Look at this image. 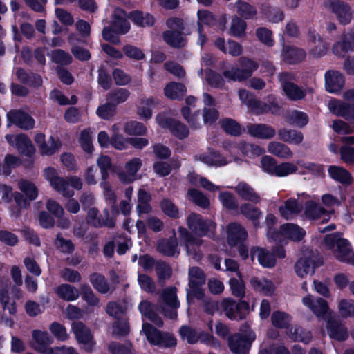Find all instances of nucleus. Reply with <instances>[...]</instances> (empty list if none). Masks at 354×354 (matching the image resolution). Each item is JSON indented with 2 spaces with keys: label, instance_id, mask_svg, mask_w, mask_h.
Masks as SVG:
<instances>
[{
  "label": "nucleus",
  "instance_id": "1",
  "mask_svg": "<svg viewBox=\"0 0 354 354\" xmlns=\"http://www.w3.org/2000/svg\"><path fill=\"white\" fill-rule=\"evenodd\" d=\"M340 232L326 234L324 238L325 246L333 251L337 260L342 263L354 264V253L349 241Z\"/></svg>",
  "mask_w": 354,
  "mask_h": 354
},
{
  "label": "nucleus",
  "instance_id": "2",
  "mask_svg": "<svg viewBox=\"0 0 354 354\" xmlns=\"http://www.w3.org/2000/svg\"><path fill=\"white\" fill-rule=\"evenodd\" d=\"M142 330L145 333L147 341L154 346L160 348H170L175 347L177 344V339L175 336L168 332H163L149 323L142 324Z\"/></svg>",
  "mask_w": 354,
  "mask_h": 354
},
{
  "label": "nucleus",
  "instance_id": "3",
  "mask_svg": "<svg viewBox=\"0 0 354 354\" xmlns=\"http://www.w3.org/2000/svg\"><path fill=\"white\" fill-rule=\"evenodd\" d=\"M281 90L286 98L290 101L303 100L306 95V91L293 82L296 80V75L292 72H282L278 75Z\"/></svg>",
  "mask_w": 354,
  "mask_h": 354
},
{
  "label": "nucleus",
  "instance_id": "4",
  "mask_svg": "<svg viewBox=\"0 0 354 354\" xmlns=\"http://www.w3.org/2000/svg\"><path fill=\"white\" fill-rule=\"evenodd\" d=\"M239 68H232L231 70H225L223 75L230 80L242 82L248 80L254 71L259 68V64L248 57H241L239 59Z\"/></svg>",
  "mask_w": 354,
  "mask_h": 354
},
{
  "label": "nucleus",
  "instance_id": "5",
  "mask_svg": "<svg viewBox=\"0 0 354 354\" xmlns=\"http://www.w3.org/2000/svg\"><path fill=\"white\" fill-rule=\"evenodd\" d=\"M205 274L201 268L194 266L189 268L188 283L189 290H187V301L188 303L194 297L198 300L204 297L205 292L201 286L205 284Z\"/></svg>",
  "mask_w": 354,
  "mask_h": 354
},
{
  "label": "nucleus",
  "instance_id": "6",
  "mask_svg": "<svg viewBox=\"0 0 354 354\" xmlns=\"http://www.w3.org/2000/svg\"><path fill=\"white\" fill-rule=\"evenodd\" d=\"M226 317L231 320H243L249 313V303L244 300L236 301L231 297L224 298L221 304Z\"/></svg>",
  "mask_w": 354,
  "mask_h": 354
},
{
  "label": "nucleus",
  "instance_id": "7",
  "mask_svg": "<svg viewBox=\"0 0 354 354\" xmlns=\"http://www.w3.org/2000/svg\"><path fill=\"white\" fill-rule=\"evenodd\" d=\"M156 120L160 127L169 130L171 134L178 140H185L189 135L188 127L178 120L162 113H158Z\"/></svg>",
  "mask_w": 354,
  "mask_h": 354
},
{
  "label": "nucleus",
  "instance_id": "8",
  "mask_svg": "<svg viewBox=\"0 0 354 354\" xmlns=\"http://www.w3.org/2000/svg\"><path fill=\"white\" fill-rule=\"evenodd\" d=\"M5 138L10 145L15 147L23 156L31 157L35 153V148L31 140L24 133L7 134Z\"/></svg>",
  "mask_w": 354,
  "mask_h": 354
},
{
  "label": "nucleus",
  "instance_id": "9",
  "mask_svg": "<svg viewBox=\"0 0 354 354\" xmlns=\"http://www.w3.org/2000/svg\"><path fill=\"white\" fill-rule=\"evenodd\" d=\"M188 228L198 236H203L211 231L214 227V223L209 219H204L203 216L194 212H192L187 218Z\"/></svg>",
  "mask_w": 354,
  "mask_h": 354
},
{
  "label": "nucleus",
  "instance_id": "10",
  "mask_svg": "<svg viewBox=\"0 0 354 354\" xmlns=\"http://www.w3.org/2000/svg\"><path fill=\"white\" fill-rule=\"evenodd\" d=\"M106 218L104 219L102 215H99V211L96 207H91L88 209L86 217V223L95 228L106 227L113 228L115 226V218L109 216L107 209L104 211Z\"/></svg>",
  "mask_w": 354,
  "mask_h": 354
},
{
  "label": "nucleus",
  "instance_id": "11",
  "mask_svg": "<svg viewBox=\"0 0 354 354\" xmlns=\"http://www.w3.org/2000/svg\"><path fill=\"white\" fill-rule=\"evenodd\" d=\"M8 121L21 129H32L35 124L34 118L27 112L21 109H14L7 113Z\"/></svg>",
  "mask_w": 354,
  "mask_h": 354
},
{
  "label": "nucleus",
  "instance_id": "12",
  "mask_svg": "<svg viewBox=\"0 0 354 354\" xmlns=\"http://www.w3.org/2000/svg\"><path fill=\"white\" fill-rule=\"evenodd\" d=\"M44 133H37L35 137V142L38 146L40 153L43 156L54 155L61 147L62 142L58 138L50 136L48 142H46Z\"/></svg>",
  "mask_w": 354,
  "mask_h": 354
},
{
  "label": "nucleus",
  "instance_id": "13",
  "mask_svg": "<svg viewBox=\"0 0 354 354\" xmlns=\"http://www.w3.org/2000/svg\"><path fill=\"white\" fill-rule=\"evenodd\" d=\"M248 237L246 230L239 223H232L227 227V242L231 247L243 244Z\"/></svg>",
  "mask_w": 354,
  "mask_h": 354
},
{
  "label": "nucleus",
  "instance_id": "14",
  "mask_svg": "<svg viewBox=\"0 0 354 354\" xmlns=\"http://www.w3.org/2000/svg\"><path fill=\"white\" fill-rule=\"evenodd\" d=\"M329 109L336 115L354 124V104L334 99L330 102Z\"/></svg>",
  "mask_w": 354,
  "mask_h": 354
},
{
  "label": "nucleus",
  "instance_id": "15",
  "mask_svg": "<svg viewBox=\"0 0 354 354\" xmlns=\"http://www.w3.org/2000/svg\"><path fill=\"white\" fill-rule=\"evenodd\" d=\"M332 50L335 55L342 57L349 51H354V32L344 33L340 40L333 44Z\"/></svg>",
  "mask_w": 354,
  "mask_h": 354
},
{
  "label": "nucleus",
  "instance_id": "16",
  "mask_svg": "<svg viewBox=\"0 0 354 354\" xmlns=\"http://www.w3.org/2000/svg\"><path fill=\"white\" fill-rule=\"evenodd\" d=\"M302 302L319 318L326 317L329 310L327 301L321 297L314 300L311 295H307L303 297Z\"/></svg>",
  "mask_w": 354,
  "mask_h": 354
},
{
  "label": "nucleus",
  "instance_id": "17",
  "mask_svg": "<svg viewBox=\"0 0 354 354\" xmlns=\"http://www.w3.org/2000/svg\"><path fill=\"white\" fill-rule=\"evenodd\" d=\"M330 9L334 13L342 25L348 24L352 18V12L350 6L343 1L339 0L332 1L330 3Z\"/></svg>",
  "mask_w": 354,
  "mask_h": 354
},
{
  "label": "nucleus",
  "instance_id": "18",
  "mask_svg": "<svg viewBox=\"0 0 354 354\" xmlns=\"http://www.w3.org/2000/svg\"><path fill=\"white\" fill-rule=\"evenodd\" d=\"M248 133L252 137L258 139L270 140L276 135V130L272 126L264 124H248Z\"/></svg>",
  "mask_w": 354,
  "mask_h": 354
},
{
  "label": "nucleus",
  "instance_id": "19",
  "mask_svg": "<svg viewBox=\"0 0 354 354\" xmlns=\"http://www.w3.org/2000/svg\"><path fill=\"white\" fill-rule=\"evenodd\" d=\"M344 75L337 71H327L325 73L326 90L329 93L339 92L344 86Z\"/></svg>",
  "mask_w": 354,
  "mask_h": 354
},
{
  "label": "nucleus",
  "instance_id": "20",
  "mask_svg": "<svg viewBox=\"0 0 354 354\" xmlns=\"http://www.w3.org/2000/svg\"><path fill=\"white\" fill-rule=\"evenodd\" d=\"M71 329L77 341L80 344L89 346L88 350H91L93 335L90 329L82 322H73Z\"/></svg>",
  "mask_w": 354,
  "mask_h": 354
},
{
  "label": "nucleus",
  "instance_id": "21",
  "mask_svg": "<svg viewBox=\"0 0 354 354\" xmlns=\"http://www.w3.org/2000/svg\"><path fill=\"white\" fill-rule=\"evenodd\" d=\"M252 259L257 256L259 264L263 268H272L276 265L274 254L264 248L253 247L250 250Z\"/></svg>",
  "mask_w": 354,
  "mask_h": 354
},
{
  "label": "nucleus",
  "instance_id": "22",
  "mask_svg": "<svg viewBox=\"0 0 354 354\" xmlns=\"http://www.w3.org/2000/svg\"><path fill=\"white\" fill-rule=\"evenodd\" d=\"M329 337L337 341H345L348 337L347 328L338 320L329 318L326 322Z\"/></svg>",
  "mask_w": 354,
  "mask_h": 354
},
{
  "label": "nucleus",
  "instance_id": "23",
  "mask_svg": "<svg viewBox=\"0 0 354 354\" xmlns=\"http://www.w3.org/2000/svg\"><path fill=\"white\" fill-rule=\"evenodd\" d=\"M228 345L234 354H248L251 342L245 335L236 334L229 339Z\"/></svg>",
  "mask_w": 354,
  "mask_h": 354
},
{
  "label": "nucleus",
  "instance_id": "24",
  "mask_svg": "<svg viewBox=\"0 0 354 354\" xmlns=\"http://www.w3.org/2000/svg\"><path fill=\"white\" fill-rule=\"evenodd\" d=\"M32 337L37 346L35 349L43 354H53V351L48 346L53 342V337L46 331H41L39 330H35L32 332Z\"/></svg>",
  "mask_w": 354,
  "mask_h": 354
},
{
  "label": "nucleus",
  "instance_id": "25",
  "mask_svg": "<svg viewBox=\"0 0 354 354\" xmlns=\"http://www.w3.org/2000/svg\"><path fill=\"white\" fill-rule=\"evenodd\" d=\"M322 263V261H321L320 263L317 264L310 257H301L295 264V273L298 277L304 278L309 273L314 274L315 269L321 266Z\"/></svg>",
  "mask_w": 354,
  "mask_h": 354
},
{
  "label": "nucleus",
  "instance_id": "26",
  "mask_svg": "<svg viewBox=\"0 0 354 354\" xmlns=\"http://www.w3.org/2000/svg\"><path fill=\"white\" fill-rule=\"evenodd\" d=\"M328 172L333 180L343 185L348 186L353 183V179L351 174L343 167L330 165Z\"/></svg>",
  "mask_w": 354,
  "mask_h": 354
},
{
  "label": "nucleus",
  "instance_id": "27",
  "mask_svg": "<svg viewBox=\"0 0 354 354\" xmlns=\"http://www.w3.org/2000/svg\"><path fill=\"white\" fill-rule=\"evenodd\" d=\"M236 193L244 201H248L253 204L261 202V196L255 192L253 187L245 182H239L234 187Z\"/></svg>",
  "mask_w": 354,
  "mask_h": 354
},
{
  "label": "nucleus",
  "instance_id": "28",
  "mask_svg": "<svg viewBox=\"0 0 354 354\" xmlns=\"http://www.w3.org/2000/svg\"><path fill=\"white\" fill-rule=\"evenodd\" d=\"M16 75L21 83L34 88L40 87L43 83L42 77L40 75L33 72L28 73L21 68L17 70Z\"/></svg>",
  "mask_w": 354,
  "mask_h": 354
},
{
  "label": "nucleus",
  "instance_id": "29",
  "mask_svg": "<svg viewBox=\"0 0 354 354\" xmlns=\"http://www.w3.org/2000/svg\"><path fill=\"white\" fill-rule=\"evenodd\" d=\"M177 248L178 242L175 236L162 239L158 241L157 245V250L166 257H174L176 253L179 254Z\"/></svg>",
  "mask_w": 354,
  "mask_h": 354
},
{
  "label": "nucleus",
  "instance_id": "30",
  "mask_svg": "<svg viewBox=\"0 0 354 354\" xmlns=\"http://www.w3.org/2000/svg\"><path fill=\"white\" fill-rule=\"evenodd\" d=\"M277 134L280 140L296 145H300L304 140L303 133L295 129L281 128L278 129Z\"/></svg>",
  "mask_w": 354,
  "mask_h": 354
},
{
  "label": "nucleus",
  "instance_id": "31",
  "mask_svg": "<svg viewBox=\"0 0 354 354\" xmlns=\"http://www.w3.org/2000/svg\"><path fill=\"white\" fill-rule=\"evenodd\" d=\"M186 93V86L180 82H171L164 88L165 95L171 100H182Z\"/></svg>",
  "mask_w": 354,
  "mask_h": 354
},
{
  "label": "nucleus",
  "instance_id": "32",
  "mask_svg": "<svg viewBox=\"0 0 354 354\" xmlns=\"http://www.w3.org/2000/svg\"><path fill=\"white\" fill-rule=\"evenodd\" d=\"M128 17L134 24L140 27H151L155 24V18L151 14L138 10L131 11Z\"/></svg>",
  "mask_w": 354,
  "mask_h": 354
},
{
  "label": "nucleus",
  "instance_id": "33",
  "mask_svg": "<svg viewBox=\"0 0 354 354\" xmlns=\"http://www.w3.org/2000/svg\"><path fill=\"white\" fill-rule=\"evenodd\" d=\"M44 176L55 191L59 192V190L66 189L65 179L58 176L57 171L54 167H46L44 171Z\"/></svg>",
  "mask_w": 354,
  "mask_h": 354
},
{
  "label": "nucleus",
  "instance_id": "34",
  "mask_svg": "<svg viewBox=\"0 0 354 354\" xmlns=\"http://www.w3.org/2000/svg\"><path fill=\"white\" fill-rule=\"evenodd\" d=\"M306 52L299 48L286 46L283 48V56L285 62L295 64L301 62L306 57Z\"/></svg>",
  "mask_w": 354,
  "mask_h": 354
},
{
  "label": "nucleus",
  "instance_id": "35",
  "mask_svg": "<svg viewBox=\"0 0 354 354\" xmlns=\"http://www.w3.org/2000/svg\"><path fill=\"white\" fill-rule=\"evenodd\" d=\"M183 30H166L162 33L164 41L176 48H183L186 44V39L183 35Z\"/></svg>",
  "mask_w": 354,
  "mask_h": 354
},
{
  "label": "nucleus",
  "instance_id": "36",
  "mask_svg": "<svg viewBox=\"0 0 354 354\" xmlns=\"http://www.w3.org/2000/svg\"><path fill=\"white\" fill-rule=\"evenodd\" d=\"M55 293L60 299L66 301H75L80 297L79 290L68 283H63L57 286L55 289Z\"/></svg>",
  "mask_w": 354,
  "mask_h": 354
},
{
  "label": "nucleus",
  "instance_id": "37",
  "mask_svg": "<svg viewBox=\"0 0 354 354\" xmlns=\"http://www.w3.org/2000/svg\"><path fill=\"white\" fill-rule=\"evenodd\" d=\"M239 210L243 216L252 221L256 227L259 226V220L262 216V212L259 207L251 203H245L241 205Z\"/></svg>",
  "mask_w": 354,
  "mask_h": 354
},
{
  "label": "nucleus",
  "instance_id": "38",
  "mask_svg": "<svg viewBox=\"0 0 354 354\" xmlns=\"http://www.w3.org/2000/svg\"><path fill=\"white\" fill-rule=\"evenodd\" d=\"M235 7L239 18L243 20L253 19L257 15L256 7L243 0H237L235 3Z\"/></svg>",
  "mask_w": 354,
  "mask_h": 354
},
{
  "label": "nucleus",
  "instance_id": "39",
  "mask_svg": "<svg viewBox=\"0 0 354 354\" xmlns=\"http://www.w3.org/2000/svg\"><path fill=\"white\" fill-rule=\"evenodd\" d=\"M280 228L283 231L287 241L290 239L293 241H300L306 235V232L302 227L293 223L283 224Z\"/></svg>",
  "mask_w": 354,
  "mask_h": 354
},
{
  "label": "nucleus",
  "instance_id": "40",
  "mask_svg": "<svg viewBox=\"0 0 354 354\" xmlns=\"http://www.w3.org/2000/svg\"><path fill=\"white\" fill-rule=\"evenodd\" d=\"M209 153L201 156V160L209 166L222 167L227 164L226 158L212 148H208Z\"/></svg>",
  "mask_w": 354,
  "mask_h": 354
},
{
  "label": "nucleus",
  "instance_id": "41",
  "mask_svg": "<svg viewBox=\"0 0 354 354\" xmlns=\"http://www.w3.org/2000/svg\"><path fill=\"white\" fill-rule=\"evenodd\" d=\"M301 210L302 206L299 204L297 200L292 198L286 200L284 205L279 208L281 216L286 220H289L292 215L298 214Z\"/></svg>",
  "mask_w": 354,
  "mask_h": 354
},
{
  "label": "nucleus",
  "instance_id": "42",
  "mask_svg": "<svg viewBox=\"0 0 354 354\" xmlns=\"http://www.w3.org/2000/svg\"><path fill=\"white\" fill-rule=\"evenodd\" d=\"M89 281L93 287L101 294H106L111 290V287L107 279L100 273L93 272L89 276Z\"/></svg>",
  "mask_w": 354,
  "mask_h": 354
},
{
  "label": "nucleus",
  "instance_id": "43",
  "mask_svg": "<svg viewBox=\"0 0 354 354\" xmlns=\"http://www.w3.org/2000/svg\"><path fill=\"white\" fill-rule=\"evenodd\" d=\"M268 151L281 158H289L292 156L290 147L279 142H271L268 146Z\"/></svg>",
  "mask_w": 354,
  "mask_h": 354
},
{
  "label": "nucleus",
  "instance_id": "44",
  "mask_svg": "<svg viewBox=\"0 0 354 354\" xmlns=\"http://www.w3.org/2000/svg\"><path fill=\"white\" fill-rule=\"evenodd\" d=\"M130 92L127 88H118L109 92L106 95V100L116 107L118 104L127 100Z\"/></svg>",
  "mask_w": 354,
  "mask_h": 354
},
{
  "label": "nucleus",
  "instance_id": "45",
  "mask_svg": "<svg viewBox=\"0 0 354 354\" xmlns=\"http://www.w3.org/2000/svg\"><path fill=\"white\" fill-rule=\"evenodd\" d=\"M221 125L224 131L232 136H239L245 131L241 124L232 118H225L221 122Z\"/></svg>",
  "mask_w": 354,
  "mask_h": 354
},
{
  "label": "nucleus",
  "instance_id": "46",
  "mask_svg": "<svg viewBox=\"0 0 354 354\" xmlns=\"http://www.w3.org/2000/svg\"><path fill=\"white\" fill-rule=\"evenodd\" d=\"M180 113L183 118L187 121L190 127L193 129H197L201 127L199 122L200 111H195L191 113V109L189 106H185L181 108Z\"/></svg>",
  "mask_w": 354,
  "mask_h": 354
},
{
  "label": "nucleus",
  "instance_id": "47",
  "mask_svg": "<svg viewBox=\"0 0 354 354\" xmlns=\"http://www.w3.org/2000/svg\"><path fill=\"white\" fill-rule=\"evenodd\" d=\"M304 213L306 217L315 220L324 215L326 213V209L319 203L313 201H309L306 203Z\"/></svg>",
  "mask_w": 354,
  "mask_h": 354
},
{
  "label": "nucleus",
  "instance_id": "48",
  "mask_svg": "<svg viewBox=\"0 0 354 354\" xmlns=\"http://www.w3.org/2000/svg\"><path fill=\"white\" fill-rule=\"evenodd\" d=\"M19 188L29 202L35 201L38 196V189L32 182L21 180L19 183Z\"/></svg>",
  "mask_w": 354,
  "mask_h": 354
},
{
  "label": "nucleus",
  "instance_id": "49",
  "mask_svg": "<svg viewBox=\"0 0 354 354\" xmlns=\"http://www.w3.org/2000/svg\"><path fill=\"white\" fill-rule=\"evenodd\" d=\"M64 179L65 182H66V189L59 190V192H61L65 198H69L74 195V192L68 189L69 186H71L76 190H80L82 188V182L80 178L76 176H71Z\"/></svg>",
  "mask_w": 354,
  "mask_h": 354
},
{
  "label": "nucleus",
  "instance_id": "50",
  "mask_svg": "<svg viewBox=\"0 0 354 354\" xmlns=\"http://www.w3.org/2000/svg\"><path fill=\"white\" fill-rule=\"evenodd\" d=\"M288 122L290 124L295 125L299 128H303L308 124L309 117L304 111L293 110L288 115Z\"/></svg>",
  "mask_w": 354,
  "mask_h": 354
},
{
  "label": "nucleus",
  "instance_id": "51",
  "mask_svg": "<svg viewBox=\"0 0 354 354\" xmlns=\"http://www.w3.org/2000/svg\"><path fill=\"white\" fill-rule=\"evenodd\" d=\"M82 299L86 302L89 306H97L100 299L95 295L91 288L88 284H82L80 288Z\"/></svg>",
  "mask_w": 354,
  "mask_h": 354
},
{
  "label": "nucleus",
  "instance_id": "52",
  "mask_svg": "<svg viewBox=\"0 0 354 354\" xmlns=\"http://www.w3.org/2000/svg\"><path fill=\"white\" fill-rule=\"evenodd\" d=\"M124 131L127 134L130 136H144L146 133L147 128L140 122L131 120L126 122Z\"/></svg>",
  "mask_w": 354,
  "mask_h": 354
},
{
  "label": "nucleus",
  "instance_id": "53",
  "mask_svg": "<svg viewBox=\"0 0 354 354\" xmlns=\"http://www.w3.org/2000/svg\"><path fill=\"white\" fill-rule=\"evenodd\" d=\"M271 320L274 326L281 329L288 328L290 325V317L284 312L275 311L272 315Z\"/></svg>",
  "mask_w": 354,
  "mask_h": 354
},
{
  "label": "nucleus",
  "instance_id": "54",
  "mask_svg": "<svg viewBox=\"0 0 354 354\" xmlns=\"http://www.w3.org/2000/svg\"><path fill=\"white\" fill-rule=\"evenodd\" d=\"M160 208L164 214L172 219H177L180 216L178 207L168 198L161 201Z\"/></svg>",
  "mask_w": 354,
  "mask_h": 354
},
{
  "label": "nucleus",
  "instance_id": "55",
  "mask_svg": "<svg viewBox=\"0 0 354 354\" xmlns=\"http://www.w3.org/2000/svg\"><path fill=\"white\" fill-rule=\"evenodd\" d=\"M164 302L171 308L177 309L180 306V302L176 295V288H170L166 289L162 295Z\"/></svg>",
  "mask_w": 354,
  "mask_h": 354
},
{
  "label": "nucleus",
  "instance_id": "56",
  "mask_svg": "<svg viewBox=\"0 0 354 354\" xmlns=\"http://www.w3.org/2000/svg\"><path fill=\"white\" fill-rule=\"evenodd\" d=\"M205 76L208 84L212 88H221L225 84L223 76L214 70H207L205 72Z\"/></svg>",
  "mask_w": 354,
  "mask_h": 354
},
{
  "label": "nucleus",
  "instance_id": "57",
  "mask_svg": "<svg viewBox=\"0 0 354 354\" xmlns=\"http://www.w3.org/2000/svg\"><path fill=\"white\" fill-rule=\"evenodd\" d=\"M247 24L245 20L236 17L232 19L230 29V35L234 37H241L245 35Z\"/></svg>",
  "mask_w": 354,
  "mask_h": 354
},
{
  "label": "nucleus",
  "instance_id": "58",
  "mask_svg": "<svg viewBox=\"0 0 354 354\" xmlns=\"http://www.w3.org/2000/svg\"><path fill=\"white\" fill-rule=\"evenodd\" d=\"M116 112V107L114 104H111L109 101L99 106L96 110V114L103 120H110L112 118Z\"/></svg>",
  "mask_w": 354,
  "mask_h": 354
},
{
  "label": "nucleus",
  "instance_id": "59",
  "mask_svg": "<svg viewBox=\"0 0 354 354\" xmlns=\"http://www.w3.org/2000/svg\"><path fill=\"white\" fill-rule=\"evenodd\" d=\"M55 245L62 252L65 254H72L75 250V245L71 240L63 238L61 232H58L56 235Z\"/></svg>",
  "mask_w": 354,
  "mask_h": 354
},
{
  "label": "nucleus",
  "instance_id": "60",
  "mask_svg": "<svg viewBox=\"0 0 354 354\" xmlns=\"http://www.w3.org/2000/svg\"><path fill=\"white\" fill-rule=\"evenodd\" d=\"M49 330L58 341L63 342L68 339L66 327L57 322H53L50 324Z\"/></svg>",
  "mask_w": 354,
  "mask_h": 354
},
{
  "label": "nucleus",
  "instance_id": "61",
  "mask_svg": "<svg viewBox=\"0 0 354 354\" xmlns=\"http://www.w3.org/2000/svg\"><path fill=\"white\" fill-rule=\"evenodd\" d=\"M219 200L227 209L236 210L239 208L237 200L234 195L229 192H223L219 194Z\"/></svg>",
  "mask_w": 354,
  "mask_h": 354
},
{
  "label": "nucleus",
  "instance_id": "62",
  "mask_svg": "<svg viewBox=\"0 0 354 354\" xmlns=\"http://www.w3.org/2000/svg\"><path fill=\"white\" fill-rule=\"evenodd\" d=\"M298 167L292 162H285L277 165L274 176L285 177L297 172Z\"/></svg>",
  "mask_w": 354,
  "mask_h": 354
},
{
  "label": "nucleus",
  "instance_id": "63",
  "mask_svg": "<svg viewBox=\"0 0 354 354\" xmlns=\"http://www.w3.org/2000/svg\"><path fill=\"white\" fill-rule=\"evenodd\" d=\"M340 160L347 165H354V147L342 145L339 148Z\"/></svg>",
  "mask_w": 354,
  "mask_h": 354
},
{
  "label": "nucleus",
  "instance_id": "64",
  "mask_svg": "<svg viewBox=\"0 0 354 354\" xmlns=\"http://www.w3.org/2000/svg\"><path fill=\"white\" fill-rule=\"evenodd\" d=\"M338 308L343 317H354V301L342 299L339 302Z\"/></svg>",
  "mask_w": 354,
  "mask_h": 354
}]
</instances>
